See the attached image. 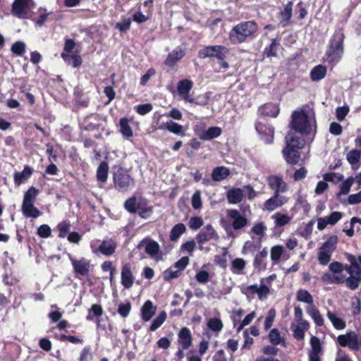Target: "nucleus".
<instances>
[{"instance_id":"79ce46f5","label":"nucleus","mask_w":361,"mask_h":361,"mask_svg":"<svg viewBox=\"0 0 361 361\" xmlns=\"http://www.w3.org/2000/svg\"><path fill=\"white\" fill-rule=\"evenodd\" d=\"M167 317V314L165 311H161L157 315V317L153 319L151 323V325L149 327V331H155L158 329L166 321Z\"/></svg>"},{"instance_id":"2f4dec72","label":"nucleus","mask_w":361,"mask_h":361,"mask_svg":"<svg viewBox=\"0 0 361 361\" xmlns=\"http://www.w3.org/2000/svg\"><path fill=\"white\" fill-rule=\"evenodd\" d=\"M306 312L317 326H322L324 325V319L314 305H308L306 307Z\"/></svg>"},{"instance_id":"c9c22d12","label":"nucleus","mask_w":361,"mask_h":361,"mask_svg":"<svg viewBox=\"0 0 361 361\" xmlns=\"http://www.w3.org/2000/svg\"><path fill=\"white\" fill-rule=\"evenodd\" d=\"M326 68L322 65L314 66L310 72V78L314 82L319 81L325 78Z\"/></svg>"},{"instance_id":"ddd939ff","label":"nucleus","mask_w":361,"mask_h":361,"mask_svg":"<svg viewBox=\"0 0 361 361\" xmlns=\"http://www.w3.org/2000/svg\"><path fill=\"white\" fill-rule=\"evenodd\" d=\"M267 183L274 194L282 195L288 190V185L281 176L272 175L267 178Z\"/></svg>"},{"instance_id":"ea45409f","label":"nucleus","mask_w":361,"mask_h":361,"mask_svg":"<svg viewBox=\"0 0 361 361\" xmlns=\"http://www.w3.org/2000/svg\"><path fill=\"white\" fill-rule=\"evenodd\" d=\"M109 173V166L105 161H102L97 170V179L99 184L106 183Z\"/></svg>"},{"instance_id":"6ab92c4d","label":"nucleus","mask_w":361,"mask_h":361,"mask_svg":"<svg viewBox=\"0 0 361 361\" xmlns=\"http://www.w3.org/2000/svg\"><path fill=\"white\" fill-rule=\"evenodd\" d=\"M293 3L288 1L277 14L279 27H286L290 25L293 16Z\"/></svg>"},{"instance_id":"dca6fc26","label":"nucleus","mask_w":361,"mask_h":361,"mask_svg":"<svg viewBox=\"0 0 361 361\" xmlns=\"http://www.w3.org/2000/svg\"><path fill=\"white\" fill-rule=\"evenodd\" d=\"M288 201L289 198L288 197L274 193L273 196L264 202L263 209L269 212H272L286 204Z\"/></svg>"},{"instance_id":"9d476101","label":"nucleus","mask_w":361,"mask_h":361,"mask_svg":"<svg viewBox=\"0 0 361 361\" xmlns=\"http://www.w3.org/2000/svg\"><path fill=\"white\" fill-rule=\"evenodd\" d=\"M68 258L71 261V265L73 266V271L77 277L80 276H86L89 275L91 267L90 260L85 257L76 259L71 255H68Z\"/></svg>"},{"instance_id":"09e8293b","label":"nucleus","mask_w":361,"mask_h":361,"mask_svg":"<svg viewBox=\"0 0 361 361\" xmlns=\"http://www.w3.org/2000/svg\"><path fill=\"white\" fill-rule=\"evenodd\" d=\"M38 194L37 189L35 187L30 188L24 195L23 203H34Z\"/></svg>"},{"instance_id":"3c124183","label":"nucleus","mask_w":361,"mask_h":361,"mask_svg":"<svg viewBox=\"0 0 361 361\" xmlns=\"http://www.w3.org/2000/svg\"><path fill=\"white\" fill-rule=\"evenodd\" d=\"M354 183L353 177H348L345 180L341 185L340 191L338 196L348 195L350 190V188Z\"/></svg>"},{"instance_id":"4be33fe9","label":"nucleus","mask_w":361,"mask_h":361,"mask_svg":"<svg viewBox=\"0 0 361 361\" xmlns=\"http://www.w3.org/2000/svg\"><path fill=\"white\" fill-rule=\"evenodd\" d=\"M196 239L199 243H204L212 240H217L219 236L212 225L208 224L200 231Z\"/></svg>"},{"instance_id":"a18cd8bd","label":"nucleus","mask_w":361,"mask_h":361,"mask_svg":"<svg viewBox=\"0 0 361 361\" xmlns=\"http://www.w3.org/2000/svg\"><path fill=\"white\" fill-rule=\"evenodd\" d=\"M165 127L167 130L173 134L178 135H183L185 134V130L183 127L173 121H167L165 123Z\"/></svg>"},{"instance_id":"5fc2aeb1","label":"nucleus","mask_w":361,"mask_h":361,"mask_svg":"<svg viewBox=\"0 0 361 361\" xmlns=\"http://www.w3.org/2000/svg\"><path fill=\"white\" fill-rule=\"evenodd\" d=\"M103 309L100 305H92L89 310V314L86 319L88 321L93 319V317H99L103 314Z\"/></svg>"},{"instance_id":"603ef678","label":"nucleus","mask_w":361,"mask_h":361,"mask_svg":"<svg viewBox=\"0 0 361 361\" xmlns=\"http://www.w3.org/2000/svg\"><path fill=\"white\" fill-rule=\"evenodd\" d=\"M208 328L214 332H220L223 329V323L219 318H211L207 322Z\"/></svg>"},{"instance_id":"49530a36","label":"nucleus","mask_w":361,"mask_h":361,"mask_svg":"<svg viewBox=\"0 0 361 361\" xmlns=\"http://www.w3.org/2000/svg\"><path fill=\"white\" fill-rule=\"evenodd\" d=\"M245 264V261L243 259L235 258L231 262V270L234 274H241Z\"/></svg>"},{"instance_id":"aec40b11","label":"nucleus","mask_w":361,"mask_h":361,"mask_svg":"<svg viewBox=\"0 0 361 361\" xmlns=\"http://www.w3.org/2000/svg\"><path fill=\"white\" fill-rule=\"evenodd\" d=\"M322 347L320 340L314 336L310 338V349L308 353L309 361H320Z\"/></svg>"},{"instance_id":"69168bd1","label":"nucleus","mask_w":361,"mask_h":361,"mask_svg":"<svg viewBox=\"0 0 361 361\" xmlns=\"http://www.w3.org/2000/svg\"><path fill=\"white\" fill-rule=\"evenodd\" d=\"M131 305L128 301H126V302H121L118 306V313L124 318L129 315Z\"/></svg>"},{"instance_id":"cd10ccee","label":"nucleus","mask_w":361,"mask_h":361,"mask_svg":"<svg viewBox=\"0 0 361 361\" xmlns=\"http://www.w3.org/2000/svg\"><path fill=\"white\" fill-rule=\"evenodd\" d=\"M61 56L68 65L73 68H78L82 64V61L78 51L71 54L61 53Z\"/></svg>"},{"instance_id":"338daca9","label":"nucleus","mask_w":361,"mask_h":361,"mask_svg":"<svg viewBox=\"0 0 361 361\" xmlns=\"http://www.w3.org/2000/svg\"><path fill=\"white\" fill-rule=\"evenodd\" d=\"M203 225V219L199 216H192L190 218L188 226L192 231L198 230Z\"/></svg>"},{"instance_id":"39448f33","label":"nucleus","mask_w":361,"mask_h":361,"mask_svg":"<svg viewBox=\"0 0 361 361\" xmlns=\"http://www.w3.org/2000/svg\"><path fill=\"white\" fill-rule=\"evenodd\" d=\"M337 342L342 347H348L357 353V356L361 360V335L350 331L345 334L339 335Z\"/></svg>"},{"instance_id":"6e6552de","label":"nucleus","mask_w":361,"mask_h":361,"mask_svg":"<svg viewBox=\"0 0 361 361\" xmlns=\"http://www.w3.org/2000/svg\"><path fill=\"white\" fill-rule=\"evenodd\" d=\"M114 187L119 191H127L134 186V180L122 169L114 173Z\"/></svg>"},{"instance_id":"a19ab883","label":"nucleus","mask_w":361,"mask_h":361,"mask_svg":"<svg viewBox=\"0 0 361 361\" xmlns=\"http://www.w3.org/2000/svg\"><path fill=\"white\" fill-rule=\"evenodd\" d=\"M186 231L185 226L182 224H178L175 225L170 233L169 238L172 242H176L178 240L181 235H183Z\"/></svg>"},{"instance_id":"58836bf2","label":"nucleus","mask_w":361,"mask_h":361,"mask_svg":"<svg viewBox=\"0 0 361 361\" xmlns=\"http://www.w3.org/2000/svg\"><path fill=\"white\" fill-rule=\"evenodd\" d=\"M326 316L336 329L343 330L345 328L346 324L345 321L341 317H338L335 313L328 310Z\"/></svg>"},{"instance_id":"c03bdc74","label":"nucleus","mask_w":361,"mask_h":361,"mask_svg":"<svg viewBox=\"0 0 361 361\" xmlns=\"http://www.w3.org/2000/svg\"><path fill=\"white\" fill-rule=\"evenodd\" d=\"M136 212H137L142 218L147 219L152 214V208L148 206L145 202H140L137 204Z\"/></svg>"},{"instance_id":"4468645a","label":"nucleus","mask_w":361,"mask_h":361,"mask_svg":"<svg viewBox=\"0 0 361 361\" xmlns=\"http://www.w3.org/2000/svg\"><path fill=\"white\" fill-rule=\"evenodd\" d=\"M32 4V0H15L13 4L12 12L18 18H25L27 17Z\"/></svg>"},{"instance_id":"6e6d98bb","label":"nucleus","mask_w":361,"mask_h":361,"mask_svg":"<svg viewBox=\"0 0 361 361\" xmlns=\"http://www.w3.org/2000/svg\"><path fill=\"white\" fill-rule=\"evenodd\" d=\"M121 132L122 135L127 137L133 136V130L128 124V120L126 118H123L120 120Z\"/></svg>"},{"instance_id":"4d7b16f0","label":"nucleus","mask_w":361,"mask_h":361,"mask_svg":"<svg viewBox=\"0 0 361 361\" xmlns=\"http://www.w3.org/2000/svg\"><path fill=\"white\" fill-rule=\"evenodd\" d=\"M255 317V313L254 312L248 314L241 322H239L238 326H237V322L234 321V326L236 327L237 331L239 332L244 326L250 324Z\"/></svg>"},{"instance_id":"412c9836","label":"nucleus","mask_w":361,"mask_h":361,"mask_svg":"<svg viewBox=\"0 0 361 361\" xmlns=\"http://www.w3.org/2000/svg\"><path fill=\"white\" fill-rule=\"evenodd\" d=\"M255 129L261 135V139L267 144H270L273 142L274 129L272 126H267L261 122H256Z\"/></svg>"},{"instance_id":"37998d69","label":"nucleus","mask_w":361,"mask_h":361,"mask_svg":"<svg viewBox=\"0 0 361 361\" xmlns=\"http://www.w3.org/2000/svg\"><path fill=\"white\" fill-rule=\"evenodd\" d=\"M296 299L299 302L307 303L308 305H313V298L312 295L306 290L300 289L296 293Z\"/></svg>"},{"instance_id":"13d9d810","label":"nucleus","mask_w":361,"mask_h":361,"mask_svg":"<svg viewBox=\"0 0 361 361\" xmlns=\"http://www.w3.org/2000/svg\"><path fill=\"white\" fill-rule=\"evenodd\" d=\"M57 228L59 230V237L64 238L71 228V224L69 221H63L58 224Z\"/></svg>"},{"instance_id":"c85d7f7f","label":"nucleus","mask_w":361,"mask_h":361,"mask_svg":"<svg viewBox=\"0 0 361 361\" xmlns=\"http://www.w3.org/2000/svg\"><path fill=\"white\" fill-rule=\"evenodd\" d=\"M243 190L241 188H232L226 193V197L228 203L235 204L243 201Z\"/></svg>"},{"instance_id":"e433bc0d","label":"nucleus","mask_w":361,"mask_h":361,"mask_svg":"<svg viewBox=\"0 0 361 361\" xmlns=\"http://www.w3.org/2000/svg\"><path fill=\"white\" fill-rule=\"evenodd\" d=\"M22 212L26 217L37 218L39 216V210L34 206V203H23Z\"/></svg>"},{"instance_id":"f8f14e48","label":"nucleus","mask_w":361,"mask_h":361,"mask_svg":"<svg viewBox=\"0 0 361 361\" xmlns=\"http://www.w3.org/2000/svg\"><path fill=\"white\" fill-rule=\"evenodd\" d=\"M194 131L195 135L202 140H211L219 137L222 133V130L219 127L213 126L205 129L202 124L195 126Z\"/></svg>"},{"instance_id":"864d4df0","label":"nucleus","mask_w":361,"mask_h":361,"mask_svg":"<svg viewBox=\"0 0 361 361\" xmlns=\"http://www.w3.org/2000/svg\"><path fill=\"white\" fill-rule=\"evenodd\" d=\"M361 157V152L358 149H354L350 150L346 155V159L348 163L353 166L357 164Z\"/></svg>"},{"instance_id":"f03ea898","label":"nucleus","mask_w":361,"mask_h":361,"mask_svg":"<svg viewBox=\"0 0 361 361\" xmlns=\"http://www.w3.org/2000/svg\"><path fill=\"white\" fill-rule=\"evenodd\" d=\"M257 30V25L252 20L243 21L235 25L228 33V39L232 44L245 42L252 37Z\"/></svg>"},{"instance_id":"1a4fd4ad","label":"nucleus","mask_w":361,"mask_h":361,"mask_svg":"<svg viewBox=\"0 0 361 361\" xmlns=\"http://www.w3.org/2000/svg\"><path fill=\"white\" fill-rule=\"evenodd\" d=\"M242 293L249 295L257 294L258 298L263 301L267 300L268 295L270 293L269 287L265 284V279H262L260 281V285L257 284L250 285L241 289Z\"/></svg>"},{"instance_id":"f3484780","label":"nucleus","mask_w":361,"mask_h":361,"mask_svg":"<svg viewBox=\"0 0 361 361\" xmlns=\"http://www.w3.org/2000/svg\"><path fill=\"white\" fill-rule=\"evenodd\" d=\"M193 86L192 80L184 79L180 80L177 84V91L179 96L185 102L194 103V98L190 94V92Z\"/></svg>"},{"instance_id":"f257e3e1","label":"nucleus","mask_w":361,"mask_h":361,"mask_svg":"<svg viewBox=\"0 0 361 361\" xmlns=\"http://www.w3.org/2000/svg\"><path fill=\"white\" fill-rule=\"evenodd\" d=\"M286 146L282 151L284 159L288 164H297L300 157L298 150L305 145L302 136L296 135L295 133L289 131L286 136Z\"/></svg>"},{"instance_id":"e2e57ef3","label":"nucleus","mask_w":361,"mask_h":361,"mask_svg":"<svg viewBox=\"0 0 361 361\" xmlns=\"http://www.w3.org/2000/svg\"><path fill=\"white\" fill-rule=\"evenodd\" d=\"M267 227L263 222H258L255 224L251 228L250 232L257 236H264Z\"/></svg>"},{"instance_id":"b1692460","label":"nucleus","mask_w":361,"mask_h":361,"mask_svg":"<svg viewBox=\"0 0 361 361\" xmlns=\"http://www.w3.org/2000/svg\"><path fill=\"white\" fill-rule=\"evenodd\" d=\"M157 311V306L151 300H147L140 308V316L142 321L149 322Z\"/></svg>"},{"instance_id":"bb28decb","label":"nucleus","mask_w":361,"mask_h":361,"mask_svg":"<svg viewBox=\"0 0 361 361\" xmlns=\"http://www.w3.org/2000/svg\"><path fill=\"white\" fill-rule=\"evenodd\" d=\"M185 56V51L180 47H176L171 53L165 60V64L172 67Z\"/></svg>"},{"instance_id":"0eeeda50","label":"nucleus","mask_w":361,"mask_h":361,"mask_svg":"<svg viewBox=\"0 0 361 361\" xmlns=\"http://www.w3.org/2000/svg\"><path fill=\"white\" fill-rule=\"evenodd\" d=\"M338 243V237L336 235H331L326 241H325L318 252V261L322 265H326L331 261L333 252L336 248Z\"/></svg>"},{"instance_id":"774afa93","label":"nucleus","mask_w":361,"mask_h":361,"mask_svg":"<svg viewBox=\"0 0 361 361\" xmlns=\"http://www.w3.org/2000/svg\"><path fill=\"white\" fill-rule=\"evenodd\" d=\"M11 51L17 56H22L25 51V44L21 41L16 42L11 47Z\"/></svg>"},{"instance_id":"20e7f679","label":"nucleus","mask_w":361,"mask_h":361,"mask_svg":"<svg viewBox=\"0 0 361 361\" xmlns=\"http://www.w3.org/2000/svg\"><path fill=\"white\" fill-rule=\"evenodd\" d=\"M343 31L341 29L336 30L325 54L326 61L329 63L334 66L341 61L343 54Z\"/></svg>"},{"instance_id":"4c0bfd02","label":"nucleus","mask_w":361,"mask_h":361,"mask_svg":"<svg viewBox=\"0 0 361 361\" xmlns=\"http://www.w3.org/2000/svg\"><path fill=\"white\" fill-rule=\"evenodd\" d=\"M271 219L274 220L276 227H283L291 221L292 217L286 214L276 212L271 216Z\"/></svg>"},{"instance_id":"423d86ee","label":"nucleus","mask_w":361,"mask_h":361,"mask_svg":"<svg viewBox=\"0 0 361 361\" xmlns=\"http://www.w3.org/2000/svg\"><path fill=\"white\" fill-rule=\"evenodd\" d=\"M90 245L93 254H102L107 257L114 255L117 247L116 243L111 238H106L102 241L94 239L90 242Z\"/></svg>"},{"instance_id":"9b49d317","label":"nucleus","mask_w":361,"mask_h":361,"mask_svg":"<svg viewBox=\"0 0 361 361\" xmlns=\"http://www.w3.org/2000/svg\"><path fill=\"white\" fill-rule=\"evenodd\" d=\"M229 52L228 48L222 45H212L204 47L198 52V56L200 59L204 58H221L224 55H227Z\"/></svg>"},{"instance_id":"de8ad7c7","label":"nucleus","mask_w":361,"mask_h":361,"mask_svg":"<svg viewBox=\"0 0 361 361\" xmlns=\"http://www.w3.org/2000/svg\"><path fill=\"white\" fill-rule=\"evenodd\" d=\"M268 256V251L267 248H264L262 251H260L258 254L256 255L253 266L256 269H261L262 268L265 267V264L264 263V259L267 258Z\"/></svg>"},{"instance_id":"72a5a7b5","label":"nucleus","mask_w":361,"mask_h":361,"mask_svg":"<svg viewBox=\"0 0 361 361\" xmlns=\"http://www.w3.org/2000/svg\"><path fill=\"white\" fill-rule=\"evenodd\" d=\"M230 175V171L225 166H218L212 172V179L219 182L225 180Z\"/></svg>"},{"instance_id":"7ed1b4c3","label":"nucleus","mask_w":361,"mask_h":361,"mask_svg":"<svg viewBox=\"0 0 361 361\" xmlns=\"http://www.w3.org/2000/svg\"><path fill=\"white\" fill-rule=\"evenodd\" d=\"M314 124L315 121L314 118L311 117L309 112L305 110L295 111L292 114L290 124L292 128L290 131L295 133L296 135L302 136V134L310 133Z\"/></svg>"},{"instance_id":"393cba45","label":"nucleus","mask_w":361,"mask_h":361,"mask_svg":"<svg viewBox=\"0 0 361 361\" xmlns=\"http://www.w3.org/2000/svg\"><path fill=\"white\" fill-rule=\"evenodd\" d=\"M33 169L30 166H25L21 172H15L13 175L14 183L17 186L27 181L32 175Z\"/></svg>"},{"instance_id":"a211bd4d","label":"nucleus","mask_w":361,"mask_h":361,"mask_svg":"<svg viewBox=\"0 0 361 361\" xmlns=\"http://www.w3.org/2000/svg\"><path fill=\"white\" fill-rule=\"evenodd\" d=\"M227 216L231 219V225L234 230H240L248 224V219L243 216L240 211L231 209L227 210Z\"/></svg>"},{"instance_id":"f704fd0d","label":"nucleus","mask_w":361,"mask_h":361,"mask_svg":"<svg viewBox=\"0 0 361 361\" xmlns=\"http://www.w3.org/2000/svg\"><path fill=\"white\" fill-rule=\"evenodd\" d=\"M344 281L348 288L355 290L361 281V270L358 269L355 274L350 275Z\"/></svg>"},{"instance_id":"c756f323","label":"nucleus","mask_w":361,"mask_h":361,"mask_svg":"<svg viewBox=\"0 0 361 361\" xmlns=\"http://www.w3.org/2000/svg\"><path fill=\"white\" fill-rule=\"evenodd\" d=\"M258 112L263 116L276 117L279 113V107L277 104L269 103L261 106Z\"/></svg>"},{"instance_id":"5701e85b","label":"nucleus","mask_w":361,"mask_h":361,"mask_svg":"<svg viewBox=\"0 0 361 361\" xmlns=\"http://www.w3.org/2000/svg\"><path fill=\"white\" fill-rule=\"evenodd\" d=\"M134 276L131 271V265L129 263L123 264L121 273V284L125 288H130L134 283Z\"/></svg>"},{"instance_id":"473e14b6","label":"nucleus","mask_w":361,"mask_h":361,"mask_svg":"<svg viewBox=\"0 0 361 361\" xmlns=\"http://www.w3.org/2000/svg\"><path fill=\"white\" fill-rule=\"evenodd\" d=\"M346 258L350 264H345L344 266V270H345L349 275L355 274L357 269L361 270V267L358 264L357 257L352 254L346 253Z\"/></svg>"},{"instance_id":"bf43d9fd","label":"nucleus","mask_w":361,"mask_h":361,"mask_svg":"<svg viewBox=\"0 0 361 361\" xmlns=\"http://www.w3.org/2000/svg\"><path fill=\"white\" fill-rule=\"evenodd\" d=\"M343 178V176L339 173H326L323 176V179L325 181L328 182H332L337 183L342 180Z\"/></svg>"},{"instance_id":"7c9ffc66","label":"nucleus","mask_w":361,"mask_h":361,"mask_svg":"<svg viewBox=\"0 0 361 361\" xmlns=\"http://www.w3.org/2000/svg\"><path fill=\"white\" fill-rule=\"evenodd\" d=\"M302 322H297V324H292L290 329L293 333V336L295 339L301 341L304 339L305 331L309 329L310 324L307 321V325L304 324L302 326Z\"/></svg>"},{"instance_id":"0e129e2a","label":"nucleus","mask_w":361,"mask_h":361,"mask_svg":"<svg viewBox=\"0 0 361 361\" xmlns=\"http://www.w3.org/2000/svg\"><path fill=\"white\" fill-rule=\"evenodd\" d=\"M195 279L200 283H207L209 281V274L204 269L197 271Z\"/></svg>"},{"instance_id":"052dcab7","label":"nucleus","mask_w":361,"mask_h":361,"mask_svg":"<svg viewBox=\"0 0 361 361\" xmlns=\"http://www.w3.org/2000/svg\"><path fill=\"white\" fill-rule=\"evenodd\" d=\"M180 275V271H178L174 267H170L164 271L163 276L165 281H170L176 279Z\"/></svg>"},{"instance_id":"2eb2a0df","label":"nucleus","mask_w":361,"mask_h":361,"mask_svg":"<svg viewBox=\"0 0 361 361\" xmlns=\"http://www.w3.org/2000/svg\"><path fill=\"white\" fill-rule=\"evenodd\" d=\"M140 249H144L145 252L153 259H159L160 257V249L159 244L149 238H145L137 245Z\"/></svg>"},{"instance_id":"a878e982","label":"nucleus","mask_w":361,"mask_h":361,"mask_svg":"<svg viewBox=\"0 0 361 361\" xmlns=\"http://www.w3.org/2000/svg\"><path fill=\"white\" fill-rule=\"evenodd\" d=\"M178 343L183 349H188L192 344L190 331L187 327H183L178 333Z\"/></svg>"},{"instance_id":"680f3d73","label":"nucleus","mask_w":361,"mask_h":361,"mask_svg":"<svg viewBox=\"0 0 361 361\" xmlns=\"http://www.w3.org/2000/svg\"><path fill=\"white\" fill-rule=\"evenodd\" d=\"M322 280L324 282L329 283H341L344 282V279L339 276H334L329 273H325L322 276Z\"/></svg>"},{"instance_id":"8fccbe9b","label":"nucleus","mask_w":361,"mask_h":361,"mask_svg":"<svg viewBox=\"0 0 361 361\" xmlns=\"http://www.w3.org/2000/svg\"><path fill=\"white\" fill-rule=\"evenodd\" d=\"M269 338L270 342L274 345H278L285 342L284 338H283L281 336L279 331L276 328H274L270 331V332L269 334Z\"/></svg>"}]
</instances>
